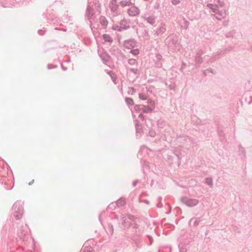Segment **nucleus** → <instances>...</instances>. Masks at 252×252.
Returning a JSON list of instances; mask_svg holds the SVG:
<instances>
[{
	"label": "nucleus",
	"mask_w": 252,
	"mask_h": 252,
	"mask_svg": "<svg viewBox=\"0 0 252 252\" xmlns=\"http://www.w3.org/2000/svg\"><path fill=\"white\" fill-rule=\"evenodd\" d=\"M165 43L170 49L175 51H179L181 48L178 37L174 34L169 35L165 39Z\"/></svg>",
	"instance_id": "1"
},
{
	"label": "nucleus",
	"mask_w": 252,
	"mask_h": 252,
	"mask_svg": "<svg viewBox=\"0 0 252 252\" xmlns=\"http://www.w3.org/2000/svg\"><path fill=\"white\" fill-rule=\"evenodd\" d=\"M207 6L211 10L212 12L213 13V14L218 20H221L226 17V13L225 10L220 9L217 5L208 3Z\"/></svg>",
	"instance_id": "2"
},
{
	"label": "nucleus",
	"mask_w": 252,
	"mask_h": 252,
	"mask_svg": "<svg viewBox=\"0 0 252 252\" xmlns=\"http://www.w3.org/2000/svg\"><path fill=\"white\" fill-rule=\"evenodd\" d=\"M24 203L21 201H17L12 206V214L16 220L20 219L24 214Z\"/></svg>",
	"instance_id": "3"
},
{
	"label": "nucleus",
	"mask_w": 252,
	"mask_h": 252,
	"mask_svg": "<svg viewBox=\"0 0 252 252\" xmlns=\"http://www.w3.org/2000/svg\"><path fill=\"white\" fill-rule=\"evenodd\" d=\"M134 219V217L130 215H123L121 216L120 220L121 223L119 222L120 228L122 230H126L130 225L132 226L133 223L132 222Z\"/></svg>",
	"instance_id": "4"
},
{
	"label": "nucleus",
	"mask_w": 252,
	"mask_h": 252,
	"mask_svg": "<svg viewBox=\"0 0 252 252\" xmlns=\"http://www.w3.org/2000/svg\"><path fill=\"white\" fill-rule=\"evenodd\" d=\"M109 7L110 9V14L113 17H116L119 15L121 13L120 11L119 10V5L117 4L115 0H112L110 1Z\"/></svg>",
	"instance_id": "5"
},
{
	"label": "nucleus",
	"mask_w": 252,
	"mask_h": 252,
	"mask_svg": "<svg viewBox=\"0 0 252 252\" xmlns=\"http://www.w3.org/2000/svg\"><path fill=\"white\" fill-rule=\"evenodd\" d=\"M181 201L183 203L189 207H194L199 203V200L198 199L190 198L186 196L182 197L181 198Z\"/></svg>",
	"instance_id": "6"
},
{
	"label": "nucleus",
	"mask_w": 252,
	"mask_h": 252,
	"mask_svg": "<svg viewBox=\"0 0 252 252\" xmlns=\"http://www.w3.org/2000/svg\"><path fill=\"white\" fill-rule=\"evenodd\" d=\"M132 228L133 232L138 236H141L143 233L145 229L144 226L142 224L136 222L133 223Z\"/></svg>",
	"instance_id": "7"
},
{
	"label": "nucleus",
	"mask_w": 252,
	"mask_h": 252,
	"mask_svg": "<svg viewBox=\"0 0 252 252\" xmlns=\"http://www.w3.org/2000/svg\"><path fill=\"white\" fill-rule=\"evenodd\" d=\"M232 46L228 47L224 50H221L218 51L217 53L215 54L213 57L210 59V62H213L216 60L219 59L221 56L227 53L233 49Z\"/></svg>",
	"instance_id": "8"
},
{
	"label": "nucleus",
	"mask_w": 252,
	"mask_h": 252,
	"mask_svg": "<svg viewBox=\"0 0 252 252\" xmlns=\"http://www.w3.org/2000/svg\"><path fill=\"white\" fill-rule=\"evenodd\" d=\"M119 218L117 216L111 219V222L109 223L107 227L105 228L106 231L108 235L112 236L114 233V228L113 224L119 221Z\"/></svg>",
	"instance_id": "9"
},
{
	"label": "nucleus",
	"mask_w": 252,
	"mask_h": 252,
	"mask_svg": "<svg viewBox=\"0 0 252 252\" xmlns=\"http://www.w3.org/2000/svg\"><path fill=\"white\" fill-rule=\"evenodd\" d=\"M148 24L153 26L156 22V16L154 14L149 15L148 14H145L142 16Z\"/></svg>",
	"instance_id": "10"
},
{
	"label": "nucleus",
	"mask_w": 252,
	"mask_h": 252,
	"mask_svg": "<svg viewBox=\"0 0 252 252\" xmlns=\"http://www.w3.org/2000/svg\"><path fill=\"white\" fill-rule=\"evenodd\" d=\"M127 13L130 16H136L140 13V9L136 6L132 5L127 9Z\"/></svg>",
	"instance_id": "11"
},
{
	"label": "nucleus",
	"mask_w": 252,
	"mask_h": 252,
	"mask_svg": "<svg viewBox=\"0 0 252 252\" xmlns=\"http://www.w3.org/2000/svg\"><path fill=\"white\" fill-rule=\"evenodd\" d=\"M93 4L91 2H88L86 9V15L88 19L91 18L94 15V10L92 8Z\"/></svg>",
	"instance_id": "12"
},
{
	"label": "nucleus",
	"mask_w": 252,
	"mask_h": 252,
	"mask_svg": "<svg viewBox=\"0 0 252 252\" xmlns=\"http://www.w3.org/2000/svg\"><path fill=\"white\" fill-rule=\"evenodd\" d=\"M136 45V41L133 39L126 40L124 42V46L127 49H132Z\"/></svg>",
	"instance_id": "13"
},
{
	"label": "nucleus",
	"mask_w": 252,
	"mask_h": 252,
	"mask_svg": "<svg viewBox=\"0 0 252 252\" xmlns=\"http://www.w3.org/2000/svg\"><path fill=\"white\" fill-rule=\"evenodd\" d=\"M166 31V26L165 24L161 23L160 27L158 28L157 31L156 32L155 34H156L157 36L162 34Z\"/></svg>",
	"instance_id": "14"
},
{
	"label": "nucleus",
	"mask_w": 252,
	"mask_h": 252,
	"mask_svg": "<svg viewBox=\"0 0 252 252\" xmlns=\"http://www.w3.org/2000/svg\"><path fill=\"white\" fill-rule=\"evenodd\" d=\"M179 25L181 28L187 29L189 25V22L186 20L184 18H183L182 20L180 21Z\"/></svg>",
	"instance_id": "15"
},
{
	"label": "nucleus",
	"mask_w": 252,
	"mask_h": 252,
	"mask_svg": "<svg viewBox=\"0 0 252 252\" xmlns=\"http://www.w3.org/2000/svg\"><path fill=\"white\" fill-rule=\"evenodd\" d=\"M88 244L89 241L85 242L84 245V248L82 250L81 252H94L93 249L91 247L88 246Z\"/></svg>",
	"instance_id": "16"
},
{
	"label": "nucleus",
	"mask_w": 252,
	"mask_h": 252,
	"mask_svg": "<svg viewBox=\"0 0 252 252\" xmlns=\"http://www.w3.org/2000/svg\"><path fill=\"white\" fill-rule=\"evenodd\" d=\"M201 219L199 218H192L190 220L189 223L190 224L191 223H192L193 225L194 226H197L198 225L199 223L201 221Z\"/></svg>",
	"instance_id": "17"
},
{
	"label": "nucleus",
	"mask_w": 252,
	"mask_h": 252,
	"mask_svg": "<svg viewBox=\"0 0 252 252\" xmlns=\"http://www.w3.org/2000/svg\"><path fill=\"white\" fill-rule=\"evenodd\" d=\"M120 4L122 7H125L132 5L133 3L131 2V0H123L120 2Z\"/></svg>",
	"instance_id": "18"
},
{
	"label": "nucleus",
	"mask_w": 252,
	"mask_h": 252,
	"mask_svg": "<svg viewBox=\"0 0 252 252\" xmlns=\"http://www.w3.org/2000/svg\"><path fill=\"white\" fill-rule=\"evenodd\" d=\"M141 107V110L144 113H150L154 110V108H150L149 106L142 105Z\"/></svg>",
	"instance_id": "19"
},
{
	"label": "nucleus",
	"mask_w": 252,
	"mask_h": 252,
	"mask_svg": "<svg viewBox=\"0 0 252 252\" xmlns=\"http://www.w3.org/2000/svg\"><path fill=\"white\" fill-rule=\"evenodd\" d=\"M116 206L119 207L124 206L126 204L125 198H121L117 202H115Z\"/></svg>",
	"instance_id": "20"
},
{
	"label": "nucleus",
	"mask_w": 252,
	"mask_h": 252,
	"mask_svg": "<svg viewBox=\"0 0 252 252\" xmlns=\"http://www.w3.org/2000/svg\"><path fill=\"white\" fill-rule=\"evenodd\" d=\"M202 54V53L198 52L196 54L195 58V60L196 64L199 65L202 63V58H201V56Z\"/></svg>",
	"instance_id": "21"
},
{
	"label": "nucleus",
	"mask_w": 252,
	"mask_h": 252,
	"mask_svg": "<svg viewBox=\"0 0 252 252\" xmlns=\"http://www.w3.org/2000/svg\"><path fill=\"white\" fill-rule=\"evenodd\" d=\"M99 22L103 27H106L108 24V21L106 18L104 16H101L99 18Z\"/></svg>",
	"instance_id": "22"
},
{
	"label": "nucleus",
	"mask_w": 252,
	"mask_h": 252,
	"mask_svg": "<svg viewBox=\"0 0 252 252\" xmlns=\"http://www.w3.org/2000/svg\"><path fill=\"white\" fill-rule=\"evenodd\" d=\"M102 37H103V39L105 42H108L109 43H112L113 42V39L109 34H104L102 35Z\"/></svg>",
	"instance_id": "23"
},
{
	"label": "nucleus",
	"mask_w": 252,
	"mask_h": 252,
	"mask_svg": "<svg viewBox=\"0 0 252 252\" xmlns=\"http://www.w3.org/2000/svg\"><path fill=\"white\" fill-rule=\"evenodd\" d=\"M125 101L126 103L129 107L130 106H132L134 104V102L133 99L131 98L130 97H126L125 98Z\"/></svg>",
	"instance_id": "24"
},
{
	"label": "nucleus",
	"mask_w": 252,
	"mask_h": 252,
	"mask_svg": "<svg viewBox=\"0 0 252 252\" xmlns=\"http://www.w3.org/2000/svg\"><path fill=\"white\" fill-rule=\"evenodd\" d=\"M205 183L207 184L210 188L213 187V179L211 178H207L205 180Z\"/></svg>",
	"instance_id": "25"
},
{
	"label": "nucleus",
	"mask_w": 252,
	"mask_h": 252,
	"mask_svg": "<svg viewBox=\"0 0 252 252\" xmlns=\"http://www.w3.org/2000/svg\"><path fill=\"white\" fill-rule=\"evenodd\" d=\"M135 126L136 127V133L137 136H138V133H140V132L141 131V128L138 127L139 122L137 120H135Z\"/></svg>",
	"instance_id": "26"
},
{
	"label": "nucleus",
	"mask_w": 252,
	"mask_h": 252,
	"mask_svg": "<svg viewBox=\"0 0 252 252\" xmlns=\"http://www.w3.org/2000/svg\"><path fill=\"white\" fill-rule=\"evenodd\" d=\"M147 103H148L151 107L150 108H154V109L155 107V101L152 100V99H148L147 101Z\"/></svg>",
	"instance_id": "27"
},
{
	"label": "nucleus",
	"mask_w": 252,
	"mask_h": 252,
	"mask_svg": "<svg viewBox=\"0 0 252 252\" xmlns=\"http://www.w3.org/2000/svg\"><path fill=\"white\" fill-rule=\"evenodd\" d=\"M2 182H5L4 183V187L5 189H6L7 190H10V189H11L13 188L14 185H13L12 186L8 187V185L6 183V181L4 179H3V181ZM2 183H3V182H2Z\"/></svg>",
	"instance_id": "28"
},
{
	"label": "nucleus",
	"mask_w": 252,
	"mask_h": 252,
	"mask_svg": "<svg viewBox=\"0 0 252 252\" xmlns=\"http://www.w3.org/2000/svg\"><path fill=\"white\" fill-rule=\"evenodd\" d=\"M128 63L130 65H134L137 64V62L136 60L133 59H129Z\"/></svg>",
	"instance_id": "29"
},
{
	"label": "nucleus",
	"mask_w": 252,
	"mask_h": 252,
	"mask_svg": "<svg viewBox=\"0 0 252 252\" xmlns=\"http://www.w3.org/2000/svg\"><path fill=\"white\" fill-rule=\"evenodd\" d=\"M123 26V23H121L120 26H115L113 27V29L119 32L122 31V27Z\"/></svg>",
	"instance_id": "30"
},
{
	"label": "nucleus",
	"mask_w": 252,
	"mask_h": 252,
	"mask_svg": "<svg viewBox=\"0 0 252 252\" xmlns=\"http://www.w3.org/2000/svg\"><path fill=\"white\" fill-rule=\"evenodd\" d=\"M180 252H187V246L185 245H183L182 246H179Z\"/></svg>",
	"instance_id": "31"
},
{
	"label": "nucleus",
	"mask_w": 252,
	"mask_h": 252,
	"mask_svg": "<svg viewBox=\"0 0 252 252\" xmlns=\"http://www.w3.org/2000/svg\"><path fill=\"white\" fill-rule=\"evenodd\" d=\"M139 97L141 100H147V96L146 94L140 93L139 94Z\"/></svg>",
	"instance_id": "32"
},
{
	"label": "nucleus",
	"mask_w": 252,
	"mask_h": 252,
	"mask_svg": "<svg viewBox=\"0 0 252 252\" xmlns=\"http://www.w3.org/2000/svg\"><path fill=\"white\" fill-rule=\"evenodd\" d=\"M130 53L133 55H137L139 53V51L138 49H132L130 51Z\"/></svg>",
	"instance_id": "33"
},
{
	"label": "nucleus",
	"mask_w": 252,
	"mask_h": 252,
	"mask_svg": "<svg viewBox=\"0 0 252 252\" xmlns=\"http://www.w3.org/2000/svg\"><path fill=\"white\" fill-rule=\"evenodd\" d=\"M128 89L129 90L128 91V93L129 94H134L136 92V90L134 88H132V87L129 88Z\"/></svg>",
	"instance_id": "34"
},
{
	"label": "nucleus",
	"mask_w": 252,
	"mask_h": 252,
	"mask_svg": "<svg viewBox=\"0 0 252 252\" xmlns=\"http://www.w3.org/2000/svg\"><path fill=\"white\" fill-rule=\"evenodd\" d=\"M116 203L115 202H113V203H111V204H110L109 205V206H108V208L109 209H113L115 208L116 207Z\"/></svg>",
	"instance_id": "35"
},
{
	"label": "nucleus",
	"mask_w": 252,
	"mask_h": 252,
	"mask_svg": "<svg viewBox=\"0 0 252 252\" xmlns=\"http://www.w3.org/2000/svg\"><path fill=\"white\" fill-rule=\"evenodd\" d=\"M100 57H101L102 60H103V63L105 64H107V62L108 61L107 57L104 56V55H101Z\"/></svg>",
	"instance_id": "36"
},
{
	"label": "nucleus",
	"mask_w": 252,
	"mask_h": 252,
	"mask_svg": "<svg viewBox=\"0 0 252 252\" xmlns=\"http://www.w3.org/2000/svg\"><path fill=\"white\" fill-rule=\"evenodd\" d=\"M149 134L151 137H155L156 135V132L154 130H150L149 132Z\"/></svg>",
	"instance_id": "37"
},
{
	"label": "nucleus",
	"mask_w": 252,
	"mask_h": 252,
	"mask_svg": "<svg viewBox=\"0 0 252 252\" xmlns=\"http://www.w3.org/2000/svg\"><path fill=\"white\" fill-rule=\"evenodd\" d=\"M129 70L132 72H133V73L136 74L137 73V71H138V69L137 68H129Z\"/></svg>",
	"instance_id": "38"
},
{
	"label": "nucleus",
	"mask_w": 252,
	"mask_h": 252,
	"mask_svg": "<svg viewBox=\"0 0 252 252\" xmlns=\"http://www.w3.org/2000/svg\"><path fill=\"white\" fill-rule=\"evenodd\" d=\"M141 105H136L135 106H134V110L135 111H138L139 110H141Z\"/></svg>",
	"instance_id": "39"
},
{
	"label": "nucleus",
	"mask_w": 252,
	"mask_h": 252,
	"mask_svg": "<svg viewBox=\"0 0 252 252\" xmlns=\"http://www.w3.org/2000/svg\"><path fill=\"white\" fill-rule=\"evenodd\" d=\"M217 3L220 5V6L223 7L224 6V2L221 0H217Z\"/></svg>",
	"instance_id": "40"
},
{
	"label": "nucleus",
	"mask_w": 252,
	"mask_h": 252,
	"mask_svg": "<svg viewBox=\"0 0 252 252\" xmlns=\"http://www.w3.org/2000/svg\"><path fill=\"white\" fill-rule=\"evenodd\" d=\"M208 71L209 72H211L212 73H213V70L212 69H207L206 70H203V74L206 75V74H207V72Z\"/></svg>",
	"instance_id": "41"
},
{
	"label": "nucleus",
	"mask_w": 252,
	"mask_h": 252,
	"mask_svg": "<svg viewBox=\"0 0 252 252\" xmlns=\"http://www.w3.org/2000/svg\"><path fill=\"white\" fill-rule=\"evenodd\" d=\"M19 235L20 238L24 239V237L26 235V233H23V232H19Z\"/></svg>",
	"instance_id": "42"
},
{
	"label": "nucleus",
	"mask_w": 252,
	"mask_h": 252,
	"mask_svg": "<svg viewBox=\"0 0 252 252\" xmlns=\"http://www.w3.org/2000/svg\"><path fill=\"white\" fill-rule=\"evenodd\" d=\"M130 27V26L129 25H124L123 24V26H122V31L123 30H127L128 29H129Z\"/></svg>",
	"instance_id": "43"
},
{
	"label": "nucleus",
	"mask_w": 252,
	"mask_h": 252,
	"mask_svg": "<svg viewBox=\"0 0 252 252\" xmlns=\"http://www.w3.org/2000/svg\"><path fill=\"white\" fill-rule=\"evenodd\" d=\"M172 3L174 5H177L180 3L179 0H172Z\"/></svg>",
	"instance_id": "44"
},
{
	"label": "nucleus",
	"mask_w": 252,
	"mask_h": 252,
	"mask_svg": "<svg viewBox=\"0 0 252 252\" xmlns=\"http://www.w3.org/2000/svg\"><path fill=\"white\" fill-rule=\"evenodd\" d=\"M232 35H233L232 32H229L226 34V37H230L232 36Z\"/></svg>",
	"instance_id": "45"
},
{
	"label": "nucleus",
	"mask_w": 252,
	"mask_h": 252,
	"mask_svg": "<svg viewBox=\"0 0 252 252\" xmlns=\"http://www.w3.org/2000/svg\"><path fill=\"white\" fill-rule=\"evenodd\" d=\"M45 31L43 30H39L38 31V33L40 35H43Z\"/></svg>",
	"instance_id": "46"
},
{
	"label": "nucleus",
	"mask_w": 252,
	"mask_h": 252,
	"mask_svg": "<svg viewBox=\"0 0 252 252\" xmlns=\"http://www.w3.org/2000/svg\"><path fill=\"white\" fill-rule=\"evenodd\" d=\"M139 181L138 180H136L133 182L132 185L133 187H135L137 183H138Z\"/></svg>",
	"instance_id": "47"
},
{
	"label": "nucleus",
	"mask_w": 252,
	"mask_h": 252,
	"mask_svg": "<svg viewBox=\"0 0 252 252\" xmlns=\"http://www.w3.org/2000/svg\"><path fill=\"white\" fill-rule=\"evenodd\" d=\"M56 67H57L56 65H53L52 67H50V66L49 65H48V66H47V68L48 69H52V68H55Z\"/></svg>",
	"instance_id": "48"
},
{
	"label": "nucleus",
	"mask_w": 252,
	"mask_h": 252,
	"mask_svg": "<svg viewBox=\"0 0 252 252\" xmlns=\"http://www.w3.org/2000/svg\"><path fill=\"white\" fill-rule=\"evenodd\" d=\"M158 199V200H159V203L158 204H157V207H159V208H160V207H162V205H161H161L160 204V200H161V197H159Z\"/></svg>",
	"instance_id": "49"
},
{
	"label": "nucleus",
	"mask_w": 252,
	"mask_h": 252,
	"mask_svg": "<svg viewBox=\"0 0 252 252\" xmlns=\"http://www.w3.org/2000/svg\"><path fill=\"white\" fill-rule=\"evenodd\" d=\"M156 57L158 60H160L162 58V56L160 54H158V55H157Z\"/></svg>",
	"instance_id": "50"
},
{
	"label": "nucleus",
	"mask_w": 252,
	"mask_h": 252,
	"mask_svg": "<svg viewBox=\"0 0 252 252\" xmlns=\"http://www.w3.org/2000/svg\"><path fill=\"white\" fill-rule=\"evenodd\" d=\"M147 236L150 239V245H151L152 243V242H153V239H152V238L151 237V236L150 235H148Z\"/></svg>",
	"instance_id": "51"
},
{
	"label": "nucleus",
	"mask_w": 252,
	"mask_h": 252,
	"mask_svg": "<svg viewBox=\"0 0 252 252\" xmlns=\"http://www.w3.org/2000/svg\"><path fill=\"white\" fill-rule=\"evenodd\" d=\"M139 118H141L142 120H144V116L142 114H139Z\"/></svg>",
	"instance_id": "52"
},
{
	"label": "nucleus",
	"mask_w": 252,
	"mask_h": 252,
	"mask_svg": "<svg viewBox=\"0 0 252 252\" xmlns=\"http://www.w3.org/2000/svg\"><path fill=\"white\" fill-rule=\"evenodd\" d=\"M55 29L57 30H60V31H64V32L66 31V29H58L57 28H56Z\"/></svg>",
	"instance_id": "53"
},
{
	"label": "nucleus",
	"mask_w": 252,
	"mask_h": 252,
	"mask_svg": "<svg viewBox=\"0 0 252 252\" xmlns=\"http://www.w3.org/2000/svg\"><path fill=\"white\" fill-rule=\"evenodd\" d=\"M167 159L168 161H170V159H172V157L171 156H168Z\"/></svg>",
	"instance_id": "54"
},
{
	"label": "nucleus",
	"mask_w": 252,
	"mask_h": 252,
	"mask_svg": "<svg viewBox=\"0 0 252 252\" xmlns=\"http://www.w3.org/2000/svg\"><path fill=\"white\" fill-rule=\"evenodd\" d=\"M62 67L63 70H64V71H65L67 69L66 67H64L63 65H62Z\"/></svg>",
	"instance_id": "55"
},
{
	"label": "nucleus",
	"mask_w": 252,
	"mask_h": 252,
	"mask_svg": "<svg viewBox=\"0 0 252 252\" xmlns=\"http://www.w3.org/2000/svg\"><path fill=\"white\" fill-rule=\"evenodd\" d=\"M174 154H175V155L178 158V159H179L180 157H179V155L176 153H175V152L174 153Z\"/></svg>",
	"instance_id": "56"
},
{
	"label": "nucleus",
	"mask_w": 252,
	"mask_h": 252,
	"mask_svg": "<svg viewBox=\"0 0 252 252\" xmlns=\"http://www.w3.org/2000/svg\"><path fill=\"white\" fill-rule=\"evenodd\" d=\"M145 149H147L146 147L143 146L141 147V150L144 151Z\"/></svg>",
	"instance_id": "57"
},
{
	"label": "nucleus",
	"mask_w": 252,
	"mask_h": 252,
	"mask_svg": "<svg viewBox=\"0 0 252 252\" xmlns=\"http://www.w3.org/2000/svg\"><path fill=\"white\" fill-rule=\"evenodd\" d=\"M240 150L241 151L243 152L244 151V149H243V148L242 147H241V148H240Z\"/></svg>",
	"instance_id": "58"
},
{
	"label": "nucleus",
	"mask_w": 252,
	"mask_h": 252,
	"mask_svg": "<svg viewBox=\"0 0 252 252\" xmlns=\"http://www.w3.org/2000/svg\"><path fill=\"white\" fill-rule=\"evenodd\" d=\"M144 202H145V203L147 204H149V202H148V200H145V201H144Z\"/></svg>",
	"instance_id": "59"
},
{
	"label": "nucleus",
	"mask_w": 252,
	"mask_h": 252,
	"mask_svg": "<svg viewBox=\"0 0 252 252\" xmlns=\"http://www.w3.org/2000/svg\"><path fill=\"white\" fill-rule=\"evenodd\" d=\"M34 180H32V181L29 184V185H31L33 183Z\"/></svg>",
	"instance_id": "60"
},
{
	"label": "nucleus",
	"mask_w": 252,
	"mask_h": 252,
	"mask_svg": "<svg viewBox=\"0 0 252 252\" xmlns=\"http://www.w3.org/2000/svg\"><path fill=\"white\" fill-rule=\"evenodd\" d=\"M99 221H100V222L101 223V220H100V217H99Z\"/></svg>",
	"instance_id": "61"
},
{
	"label": "nucleus",
	"mask_w": 252,
	"mask_h": 252,
	"mask_svg": "<svg viewBox=\"0 0 252 252\" xmlns=\"http://www.w3.org/2000/svg\"><path fill=\"white\" fill-rule=\"evenodd\" d=\"M90 27H91V24H92L91 21H90Z\"/></svg>",
	"instance_id": "62"
},
{
	"label": "nucleus",
	"mask_w": 252,
	"mask_h": 252,
	"mask_svg": "<svg viewBox=\"0 0 252 252\" xmlns=\"http://www.w3.org/2000/svg\"><path fill=\"white\" fill-rule=\"evenodd\" d=\"M188 138V137H186V140H187V139Z\"/></svg>",
	"instance_id": "63"
},
{
	"label": "nucleus",
	"mask_w": 252,
	"mask_h": 252,
	"mask_svg": "<svg viewBox=\"0 0 252 252\" xmlns=\"http://www.w3.org/2000/svg\"><path fill=\"white\" fill-rule=\"evenodd\" d=\"M117 0H115L116 1H117Z\"/></svg>",
	"instance_id": "64"
}]
</instances>
